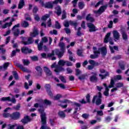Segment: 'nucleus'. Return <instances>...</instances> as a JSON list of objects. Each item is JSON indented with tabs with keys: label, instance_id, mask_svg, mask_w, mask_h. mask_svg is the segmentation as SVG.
Returning <instances> with one entry per match:
<instances>
[{
	"label": "nucleus",
	"instance_id": "nucleus-1",
	"mask_svg": "<svg viewBox=\"0 0 129 129\" xmlns=\"http://www.w3.org/2000/svg\"><path fill=\"white\" fill-rule=\"evenodd\" d=\"M64 39L63 37H61L60 39V42H59L58 46L60 48V51L58 49H55L54 50H51V53H47V57L50 58L52 57L53 56L56 55L59 58H61L64 55L65 52V44L64 42H61Z\"/></svg>",
	"mask_w": 129,
	"mask_h": 129
},
{
	"label": "nucleus",
	"instance_id": "nucleus-2",
	"mask_svg": "<svg viewBox=\"0 0 129 129\" xmlns=\"http://www.w3.org/2000/svg\"><path fill=\"white\" fill-rule=\"evenodd\" d=\"M93 52L94 54H91L90 55V58L91 59H96L99 56V55L101 54L105 56L107 55V50L106 46H103L102 47H99L97 50L96 46L93 47Z\"/></svg>",
	"mask_w": 129,
	"mask_h": 129
},
{
	"label": "nucleus",
	"instance_id": "nucleus-3",
	"mask_svg": "<svg viewBox=\"0 0 129 129\" xmlns=\"http://www.w3.org/2000/svg\"><path fill=\"white\" fill-rule=\"evenodd\" d=\"M98 94V96L96 95L93 96L92 102L93 104H96L97 106H99L101 104L102 102V95L101 92H99Z\"/></svg>",
	"mask_w": 129,
	"mask_h": 129
},
{
	"label": "nucleus",
	"instance_id": "nucleus-4",
	"mask_svg": "<svg viewBox=\"0 0 129 129\" xmlns=\"http://www.w3.org/2000/svg\"><path fill=\"white\" fill-rule=\"evenodd\" d=\"M39 109H38V111L41 115H40L41 118H42V120H43L45 118H46V114L45 112V109L44 108V107L42 105H40L39 106Z\"/></svg>",
	"mask_w": 129,
	"mask_h": 129
},
{
	"label": "nucleus",
	"instance_id": "nucleus-5",
	"mask_svg": "<svg viewBox=\"0 0 129 129\" xmlns=\"http://www.w3.org/2000/svg\"><path fill=\"white\" fill-rule=\"evenodd\" d=\"M99 72L101 74L99 75V77H100V79L102 80L105 79L107 77L109 76V73H108V72H106V70H105L104 69H101L99 70ZM103 74H105L104 75H102Z\"/></svg>",
	"mask_w": 129,
	"mask_h": 129
},
{
	"label": "nucleus",
	"instance_id": "nucleus-6",
	"mask_svg": "<svg viewBox=\"0 0 129 129\" xmlns=\"http://www.w3.org/2000/svg\"><path fill=\"white\" fill-rule=\"evenodd\" d=\"M111 36V33L109 32L107 34H106L104 39V43H108V41L110 44L113 45L114 42L112 41V39H111V38L110 37Z\"/></svg>",
	"mask_w": 129,
	"mask_h": 129
},
{
	"label": "nucleus",
	"instance_id": "nucleus-7",
	"mask_svg": "<svg viewBox=\"0 0 129 129\" xmlns=\"http://www.w3.org/2000/svg\"><path fill=\"white\" fill-rule=\"evenodd\" d=\"M87 26L89 28V32H95L96 31H98V28H97L95 25L92 23H88Z\"/></svg>",
	"mask_w": 129,
	"mask_h": 129
},
{
	"label": "nucleus",
	"instance_id": "nucleus-8",
	"mask_svg": "<svg viewBox=\"0 0 129 129\" xmlns=\"http://www.w3.org/2000/svg\"><path fill=\"white\" fill-rule=\"evenodd\" d=\"M92 75H93V76L90 77L89 80L92 83H96L97 82L98 79L97 78V74L96 72H92L91 73Z\"/></svg>",
	"mask_w": 129,
	"mask_h": 129
},
{
	"label": "nucleus",
	"instance_id": "nucleus-9",
	"mask_svg": "<svg viewBox=\"0 0 129 129\" xmlns=\"http://www.w3.org/2000/svg\"><path fill=\"white\" fill-rule=\"evenodd\" d=\"M51 86L50 84H45L44 86V88L46 89V93H47L49 96L52 97L53 94L51 90Z\"/></svg>",
	"mask_w": 129,
	"mask_h": 129
},
{
	"label": "nucleus",
	"instance_id": "nucleus-10",
	"mask_svg": "<svg viewBox=\"0 0 129 129\" xmlns=\"http://www.w3.org/2000/svg\"><path fill=\"white\" fill-rule=\"evenodd\" d=\"M108 5H105L104 6H101L98 11H96L94 12L95 14H101L103 12H105V10L107 9Z\"/></svg>",
	"mask_w": 129,
	"mask_h": 129
},
{
	"label": "nucleus",
	"instance_id": "nucleus-11",
	"mask_svg": "<svg viewBox=\"0 0 129 129\" xmlns=\"http://www.w3.org/2000/svg\"><path fill=\"white\" fill-rule=\"evenodd\" d=\"M21 52L23 54L27 55V54L32 53L33 51L27 47H23L21 48Z\"/></svg>",
	"mask_w": 129,
	"mask_h": 129
},
{
	"label": "nucleus",
	"instance_id": "nucleus-12",
	"mask_svg": "<svg viewBox=\"0 0 129 129\" xmlns=\"http://www.w3.org/2000/svg\"><path fill=\"white\" fill-rule=\"evenodd\" d=\"M86 97L87 101L85 100L84 99H83L82 100L79 101L80 103H81L82 104H86L87 103L89 104L91 103L90 94H88Z\"/></svg>",
	"mask_w": 129,
	"mask_h": 129
},
{
	"label": "nucleus",
	"instance_id": "nucleus-13",
	"mask_svg": "<svg viewBox=\"0 0 129 129\" xmlns=\"http://www.w3.org/2000/svg\"><path fill=\"white\" fill-rule=\"evenodd\" d=\"M42 126L40 127V129H51L50 127L48 126H45L46 125V117L44 118L43 120L42 118H41Z\"/></svg>",
	"mask_w": 129,
	"mask_h": 129
},
{
	"label": "nucleus",
	"instance_id": "nucleus-14",
	"mask_svg": "<svg viewBox=\"0 0 129 129\" xmlns=\"http://www.w3.org/2000/svg\"><path fill=\"white\" fill-rule=\"evenodd\" d=\"M32 120L31 118L29 116H25L23 119L21 120V122L24 124H26L28 123L29 122H30Z\"/></svg>",
	"mask_w": 129,
	"mask_h": 129
},
{
	"label": "nucleus",
	"instance_id": "nucleus-15",
	"mask_svg": "<svg viewBox=\"0 0 129 129\" xmlns=\"http://www.w3.org/2000/svg\"><path fill=\"white\" fill-rule=\"evenodd\" d=\"M34 40H33V38L32 37H29L28 38L27 41H23V44L25 45H31L33 43H34Z\"/></svg>",
	"mask_w": 129,
	"mask_h": 129
},
{
	"label": "nucleus",
	"instance_id": "nucleus-16",
	"mask_svg": "<svg viewBox=\"0 0 129 129\" xmlns=\"http://www.w3.org/2000/svg\"><path fill=\"white\" fill-rule=\"evenodd\" d=\"M17 67L20 69L24 73H29V70L27 68L24 67L23 65L17 63Z\"/></svg>",
	"mask_w": 129,
	"mask_h": 129
},
{
	"label": "nucleus",
	"instance_id": "nucleus-17",
	"mask_svg": "<svg viewBox=\"0 0 129 129\" xmlns=\"http://www.w3.org/2000/svg\"><path fill=\"white\" fill-rule=\"evenodd\" d=\"M25 6V3L24 0H20L19 1L18 6V9L19 10H21L24 8V7Z\"/></svg>",
	"mask_w": 129,
	"mask_h": 129
},
{
	"label": "nucleus",
	"instance_id": "nucleus-18",
	"mask_svg": "<svg viewBox=\"0 0 129 129\" xmlns=\"http://www.w3.org/2000/svg\"><path fill=\"white\" fill-rule=\"evenodd\" d=\"M35 69L37 71L38 73V76L41 77L42 75L43 70L42 69L40 66L35 67Z\"/></svg>",
	"mask_w": 129,
	"mask_h": 129
},
{
	"label": "nucleus",
	"instance_id": "nucleus-19",
	"mask_svg": "<svg viewBox=\"0 0 129 129\" xmlns=\"http://www.w3.org/2000/svg\"><path fill=\"white\" fill-rule=\"evenodd\" d=\"M44 72L45 73L46 76H47L48 77L52 76V72H51L50 69H49V68L47 67H44Z\"/></svg>",
	"mask_w": 129,
	"mask_h": 129
},
{
	"label": "nucleus",
	"instance_id": "nucleus-20",
	"mask_svg": "<svg viewBox=\"0 0 129 129\" xmlns=\"http://www.w3.org/2000/svg\"><path fill=\"white\" fill-rule=\"evenodd\" d=\"M91 14H88L86 17V19L87 21H89L90 22V23H92L95 22V19L93 17H91Z\"/></svg>",
	"mask_w": 129,
	"mask_h": 129
},
{
	"label": "nucleus",
	"instance_id": "nucleus-21",
	"mask_svg": "<svg viewBox=\"0 0 129 129\" xmlns=\"http://www.w3.org/2000/svg\"><path fill=\"white\" fill-rule=\"evenodd\" d=\"M38 35V31L37 28H34L33 31L30 32V36L32 37H36Z\"/></svg>",
	"mask_w": 129,
	"mask_h": 129
},
{
	"label": "nucleus",
	"instance_id": "nucleus-22",
	"mask_svg": "<svg viewBox=\"0 0 129 129\" xmlns=\"http://www.w3.org/2000/svg\"><path fill=\"white\" fill-rule=\"evenodd\" d=\"M113 37L115 39V40H119V38H120V35H119V33L118 31H117L116 30H114L113 32Z\"/></svg>",
	"mask_w": 129,
	"mask_h": 129
},
{
	"label": "nucleus",
	"instance_id": "nucleus-23",
	"mask_svg": "<svg viewBox=\"0 0 129 129\" xmlns=\"http://www.w3.org/2000/svg\"><path fill=\"white\" fill-rule=\"evenodd\" d=\"M41 56L43 58H44V59H46L47 58H51V60H56V56H51V57H48V56L46 55V53H42L41 54Z\"/></svg>",
	"mask_w": 129,
	"mask_h": 129
},
{
	"label": "nucleus",
	"instance_id": "nucleus-24",
	"mask_svg": "<svg viewBox=\"0 0 129 129\" xmlns=\"http://www.w3.org/2000/svg\"><path fill=\"white\" fill-rule=\"evenodd\" d=\"M64 69L62 67L58 66L55 67V69L54 70V72L56 73H58L61 72H64Z\"/></svg>",
	"mask_w": 129,
	"mask_h": 129
},
{
	"label": "nucleus",
	"instance_id": "nucleus-25",
	"mask_svg": "<svg viewBox=\"0 0 129 129\" xmlns=\"http://www.w3.org/2000/svg\"><path fill=\"white\" fill-rule=\"evenodd\" d=\"M121 35H122V38L123 39V40H124L125 41H127L128 35L126 34V33H125V31H122Z\"/></svg>",
	"mask_w": 129,
	"mask_h": 129
},
{
	"label": "nucleus",
	"instance_id": "nucleus-26",
	"mask_svg": "<svg viewBox=\"0 0 129 129\" xmlns=\"http://www.w3.org/2000/svg\"><path fill=\"white\" fill-rule=\"evenodd\" d=\"M30 26L29 23L26 21H24L21 23V26L24 28H26Z\"/></svg>",
	"mask_w": 129,
	"mask_h": 129
},
{
	"label": "nucleus",
	"instance_id": "nucleus-27",
	"mask_svg": "<svg viewBox=\"0 0 129 129\" xmlns=\"http://www.w3.org/2000/svg\"><path fill=\"white\" fill-rule=\"evenodd\" d=\"M53 8V6L51 2H46L45 4V9H52Z\"/></svg>",
	"mask_w": 129,
	"mask_h": 129
},
{
	"label": "nucleus",
	"instance_id": "nucleus-28",
	"mask_svg": "<svg viewBox=\"0 0 129 129\" xmlns=\"http://www.w3.org/2000/svg\"><path fill=\"white\" fill-rule=\"evenodd\" d=\"M43 104L46 106H50L52 104L51 101L48 100L47 99H44Z\"/></svg>",
	"mask_w": 129,
	"mask_h": 129
},
{
	"label": "nucleus",
	"instance_id": "nucleus-29",
	"mask_svg": "<svg viewBox=\"0 0 129 129\" xmlns=\"http://www.w3.org/2000/svg\"><path fill=\"white\" fill-rule=\"evenodd\" d=\"M12 25H13V22H10L9 23H6L4 24V26H2V29H6L8 27H10Z\"/></svg>",
	"mask_w": 129,
	"mask_h": 129
},
{
	"label": "nucleus",
	"instance_id": "nucleus-30",
	"mask_svg": "<svg viewBox=\"0 0 129 129\" xmlns=\"http://www.w3.org/2000/svg\"><path fill=\"white\" fill-rule=\"evenodd\" d=\"M10 117L13 120H16L17 119V111L10 114Z\"/></svg>",
	"mask_w": 129,
	"mask_h": 129
},
{
	"label": "nucleus",
	"instance_id": "nucleus-31",
	"mask_svg": "<svg viewBox=\"0 0 129 129\" xmlns=\"http://www.w3.org/2000/svg\"><path fill=\"white\" fill-rule=\"evenodd\" d=\"M58 114L61 118H64L66 117V114L63 111H59L58 113Z\"/></svg>",
	"mask_w": 129,
	"mask_h": 129
},
{
	"label": "nucleus",
	"instance_id": "nucleus-32",
	"mask_svg": "<svg viewBox=\"0 0 129 129\" xmlns=\"http://www.w3.org/2000/svg\"><path fill=\"white\" fill-rule=\"evenodd\" d=\"M43 43L42 41H40L39 44H38L37 48L39 51L43 50Z\"/></svg>",
	"mask_w": 129,
	"mask_h": 129
},
{
	"label": "nucleus",
	"instance_id": "nucleus-33",
	"mask_svg": "<svg viewBox=\"0 0 129 129\" xmlns=\"http://www.w3.org/2000/svg\"><path fill=\"white\" fill-rule=\"evenodd\" d=\"M85 4L83 2H79L78 7L80 10H83L84 8Z\"/></svg>",
	"mask_w": 129,
	"mask_h": 129
},
{
	"label": "nucleus",
	"instance_id": "nucleus-34",
	"mask_svg": "<svg viewBox=\"0 0 129 129\" xmlns=\"http://www.w3.org/2000/svg\"><path fill=\"white\" fill-rule=\"evenodd\" d=\"M124 84L122 82H118L116 84V88H120L123 87Z\"/></svg>",
	"mask_w": 129,
	"mask_h": 129
},
{
	"label": "nucleus",
	"instance_id": "nucleus-35",
	"mask_svg": "<svg viewBox=\"0 0 129 129\" xmlns=\"http://www.w3.org/2000/svg\"><path fill=\"white\" fill-rule=\"evenodd\" d=\"M17 28V25H15V26H13L12 28V32L13 33V35H14L15 36H17V30L16 28Z\"/></svg>",
	"mask_w": 129,
	"mask_h": 129
},
{
	"label": "nucleus",
	"instance_id": "nucleus-36",
	"mask_svg": "<svg viewBox=\"0 0 129 129\" xmlns=\"http://www.w3.org/2000/svg\"><path fill=\"white\" fill-rule=\"evenodd\" d=\"M86 77H87V75L86 74H84L82 75L81 76L78 77V79L80 80L81 81L83 80H85Z\"/></svg>",
	"mask_w": 129,
	"mask_h": 129
},
{
	"label": "nucleus",
	"instance_id": "nucleus-37",
	"mask_svg": "<svg viewBox=\"0 0 129 129\" xmlns=\"http://www.w3.org/2000/svg\"><path fill=\"white\" fill-rule=\"evenodd\" d=\"M55 119H56V118H53V119H49V123L50 124L51 126H54L55 125Z\"/></svg>",
	"mask_w": 129,
	"mask_h": 129
},
{
	"label": "nucleus",
	"instance_id": "nucleus-38",
	"mask_svg": "<svg viewBox=\"0 0 129 129\" xmlns=\"http://www.w3.org/2000/svg\"><path fill=\"white\" fill-rule=\"evenodd\" d=\"M105 121L107 123H109L112 120V118L111 116H107L105 117Z\"/></svg>",
	"mask_w": 129,
	"mask_h": 129
},
{
	"label": "nucleus",
	"instance_id": "nucleus-39",
	"mask_svg": "<svg viewBox=\"0 0 129 129\" xmlns=\"http://www.w3.org/2000/svg\"><path fill=\"white\" fill-rule=\"evenodd\" d=\"M74 105L75 106V110H77V111H78V109H79V108H80L81 106V104L78 103H77V102H75V103H74Z\"/></svg>",
	"mask_w": 129,
	"mask_h": 129
},
{
	"label": "nucleus",
	"instance_id": "nucleus-40",
	"mask_svg": "<svg viewBox=\"0 0 129 129\" xmlns=\"http://www.w3.org/2000/svg\"><path fill=\"white\" fill-rule=\"evenodd\" d=\"M38 8L37 6H35L32 10V13L33 15H36L37 13L38 12Z\"/></svg>",
	"mask_w": 129,
	"mask_h": 129
},
{
	"label": "nucleus",
	"instance_id": "nucleus-41",
	"mask_svg": "<svg viewBox=\"0 0 129 129\" xmlns=\"http://www.w3.org/2000/svg\"><path fill=\"white\" fill-rule=\"evenodd\" d=\"M1 101H10V97L8 96V97H3L2 98H1Z\"/></svg>",
	"mask_w": 129,
	"mask_h": 129
},
{
	"label": "nucleus",
	"instance_id": "nucleus-42",
	"mask_svg": "<svg viewBox=\"0 0 129 129\" xmlns=\"http://www.w3.org/2000/svg\"><path fill=\"white\" fill-rule=\"evenodd\" d=\"M30 59H31L32 61H38V57L36 55L30 56Z\"/></svg>",
	"mask_w": 129,
	"mask_h": 129
},
{
	"label": "nucleus",
	"instance_id": "nucleus-43",
	"mask_svg": "<svg viewBox=\"0 0 129 129\" xmlns=\"http://www.w3.org/2000/svg\"><path fill=\"white\" fill-rule=\"evenodd\" d=\"M23 63L24 66H28L30 64V61L29 59H23Z\"/></svg>",
	"mask_w": 129,
	"mask_h": 129
},
{
	"label": "nucleus",
	"instance_id": "nucleus-44",
	"mask_svg": "<svg viewBox=\"0 0 129 129\" xmlns=\"http://www.w3.org/2000/svg\"><path fill=\"white\" fill-rule=\"evenodd\" d=\"M58 64L59 66V67L61 66V67H63L64 66V64H66V61H64L63 60H60L58 61Z\"/></svg>",
	"mask_w": 129,
	"mask_h": 129
},
{
	"label": "nucleus",
	"instance_id": "nucleus-45",
	"mask_svg": "<svg viewBox=\"0 0 129 129\" xmlns=\"http://www.w3.org/2000/svg\"><path fill=\"white\" fill-rule=\"evenodd\" d=\"M55 28L57 29H60L61 28V25L57 21L55 22Z\"/></svg>",
	"mask_w": 129,
	"mask_h": 129
},
{
	"label": "nucleus",
	"instance_id": "nucleus-46",
	"mask_svg": "<svg viewBox=\"0 0 129 129\" xmlns=\"http://www.w3.org/2000/svg\"><path fill=\"white\" fill-rule=\"evenodd\" d=\"M82 53H83V52H82L81 50L78 49V50L77 51V54L78 55V56L83 57L84 55H83V54Z\"/></svg>",
	"mask_w": 129,
	"mask_h": 129
},
{
	"label": "nucleus",
	"instance_id": "nucleus-47",
	"mask_svg": "<svg viewBox=\"0 0 129 129\" xmlns=\"http://www.w3.org/2000/svg\"><path fill=\"white\" fill-rule=\"evenodd\" d=\"M57 11H56V15H57V16H59L60 15H61V13H62V11H61V8L60 7H57V10H56Z\"/></svg>",
	"mask_w": 129,
	"mask_h": 129
},
{
	"label": "nucleus",
	"instance_id": "nucleus-48",
	"mask_svg": "<svg viewBox=\"0 0 129 129\" xmlns=\"http://www.w3.org/2000/svg\"><path fill=\"white\" fill-rule=\"evenodd\" d=\"M70 25L74 26V27H75V29L76 30L78 26V23L77 22H71Z\"/></svg>",
	"mask_w": 129,
	"mask_h": 129
},
{
	"label": "nucleus",
	"instance_id": "nucleus-49",
	"mask_svg": "<svg viewBox=\"0 0 129 129\" xmlns=\"http://www.w3.org/2000/svg\"><path fill=\"white\" fill-rule=\"evenodd\" d=\"M121 58H122V55H116V56H113L112 58V59H113V60H117V59H121Z\"/></svg>",
	"mask_w": 129,
	"mask_h": 129
},
{
	"label": "nucleus",
	"instance_id": "nucleus-50",
	"mask_svg": "<svg viewBox=\"0 0 129 129\" xmlns=\"http://www.w3.org/2000/svg\"><path fill=\"white\" fill-rule=\"evenodd\" d=\"M50 18V15L49 14H46L42 18V20L45 21L47 19Z\"/></svg>",
	"mask_w": 129,
	"mask_h": 129
},
{
	"label": "nucleus",
	"instance_id": "nucleus-51",
	"mask_svg": "<svg viewBox=\"0 0 129 129\" xmlns=\"http://www.w3.org/2000/svg\"><path fill=\"white\" fill-rule=\"evenodd\" d=\"M81 27H79L78 28L77 32V35L78 36L80 37L82 35V33L81 31Z\"/></svg>",
	"mask_w": 129,
	"mask_h": 129
},
{
	"label": "nucleus",
	"instance_id": "nucleus-52",
	"mask_svg": "<svg viewBox=\"0 0 129 129\" xmlns=\"http://www.w3.org/2000/svg\"><path fill=\"white\" fill-rule=\"evenodd\" d=\"M62 97L61 95H60L59 94H57L56 96H54V99L55 100H57L59 99L60 98H61Z\"/></svg>",
	"mask_w": 129,
	"mask_h": 129
},
{
	"label": "nucleus",
	"instance_id": "nucleus-53",
	"mask_svg": "<svg viewBox=\"0 0 129 129\" xmlns=\"http://www.w3.org/2000/svg\"><path fill=\"white\" fill-rule=\"evenodd\" d=\"M114 3V0H109V2H108V6L109 8H111L113 7V4Z\"/></svg>",
	"mask_w": 129,
	"mask_h": 129
},
{
	"label": "nucleus",
	"instance_id": "nucleus-54",
	"mask_svg": "<svg viewBox=\"0 0 129 129\" xmlns=\"http://www.w3.org/2000/svg\"><path fill=\"white\" fill-rule=\"evenodd\" d=\"M62 103L64 104H70L73 103V102L68 99H64L63 101H62Z\"/></svg>",
	"mask_w": 129,
	"mask_h": 129
},
{
	"label": "nucleus",
	"instance_id": "nucleus-55",
	"mask_svg": "<svg viewBox=\"0 0 129 129\" xmlns=\"http://www.w3.org/2000/svg\"><path fill=\"white\" fill-rule=\"evenodd\" d=\"M34 16V20L36 21H39L40 20V17H39L38 14L33 15Z\"/></svg>",
	"mask_w": 129,
	"mask_h": 129
},
{
	"label": "nucleus",
	"instance_id": "nucleus-56",
	"mask_svg": "<svg viewBox=\"0 0 129 129\" xmlns=\"http://www.w3.org/2000/svg\"><path fill=\"white\" fill-rule=\"evenodd\" d=\"M11 114L10 113H5L4 112L3 114V116L4 118H9L10 117Z\"/></svg>",
	"mask_w": 129,
	"mask_h": 129
},
{
	"label": "nucleus",
	"instance_id": "nucleus-57",
	"mask_svg": "<svg viewBox=\"0 0 129 129\" xmlns=\"http://www.w3.org/2000/svg\"><path fill=\"white\" fill-rule=\"evenodd\" d=\"M56 86L60 87V88H61L62 89H66L65 86L63 84H61V83L57 84Z\"/></svg>",
	"mask_w": 129,
	"mask_h": 129
},
{
	"label": "nucleus",
	"instance_id": "nucleus-58",
	"mask_svg": "<svg viewBox=\"0 0 129 129\" xmlns=\"http://www.w3.org/2000/svg\"><path fill=\"white\" fill-rule=\"evenodd\" d=\"M64 31L67 34H70L71 33V30L69 28H65Z\"/></svg>",
	"mask_w": 129,
	"mask_h": 129
},
{
	"label": "nucleus",
	"instance_id": "nucleus-59",
	"mask_svg": "<svg viewBox=\"0 0 129 129\" xmlns=\"http://www.w3.org/2000/svg\"><path fill=\"white\" fill-rule=\"evenodd\" d=\"M59 79L60 80V81H61V82L62 83H66V79H64V77L62 76H60L59 77Z\"/></svg>",
	"mask_w": 129,
	"mask_h": 129
},
{
	"label": "nucleus",
	"instance_id": "nucleus-60",
	"mask_svg": "<svg viewBox=\"0 0 129 129\" xmlns=\"http://www.w3.org/2000/svg\"><path fill=\"white\" fill-rule=\"evenodd\" d=\"M16 52H17V49H16V50H13L11 53V57H13L14 56H15L16 54Z\"/></svg>",
	"mask_w": 129,
	"mask_h": 129
},
{
	"label": "nucleus",
	"instance_id": "nucleus-61",
	"mask_svg": "<svg viewBox=\"0 0 129 129\" xmlns=\"http://www.w3.org/2000/svg\"><path fill=\"white\" fill-rule=\"evenodd\" d=\"M50 34L51 35H57V31L56 30H53V31H50Z\"/></svg>",
	"mask_w": 129,
	"mask_h": 129
},
{
	"label": "nucleus",
	"instance_id": "nucleus-62",
	"mask_svg": "<svg viewBox=\"0 0 129 129\" xmlns=\"http://www.w3.org/2000/svg\"><path fill=\"white\" fill-rule=\"evenodd\" d=\"M82 72L79 69H77L76 70V76H79V75L81 74Z\"/></svg>",
	"mask_w": 129,
	"mask_h": 129
},
{
	"label": "nucleus",
	"instance_id": "nucleus-63",
	"mask_svg": "<svg viewBox=\"0 0 129 129\" xmlns=\"http://www.w3.org/2000/svg\"><path fill=\"white\" fill-rule=\"evenodd\" d=\"M89 114H87V113H84L82 114V117L83 118H85V119H87L89 118Z\"/></svg>",
	"mask_w": 129,
	"mask_h": 129
},
{
	"label": "nucleus",
	"instance_id": "nucleus-64",
	"mask_svg": "<svg viewBox=\"0 0 129 129\" xmlns=\"http://www.w3.org/2000/svg\"><path fill=\"white\" fill-rule=\"evenodd\" d=\"M103 112L102 110H100V111H97V115H99V116H103Z\"/></svg>",
	"mask_w": 129,
	"mask_h": 129
}]
</instances>
